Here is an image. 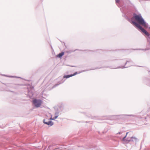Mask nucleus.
I'll return each mask as SVG.
<instances>
[{
	"mask_svg": "<svg viewBox=\"0 0 150 150\" xmlns=\"http://www.w3.org/2000/svg\"><path fill=\"white\" fill-rule=\"evenodd\" d=\"M137 139L135 137H132L131 138V139L129 141H137Z\"/></svg>",
	"mask_w": 150,
	"mask_h": 150,
	"instance_id": "nucleus-7",
	"label": "nucleus"
},
{
	"mask_svg": "<svg viewBox=\"0 0 150 150\" xmlns=\"http://www.w3.org/2000/svg\"><path fill=\"white\" fill-rule=\"evenodd\" d=\"M77 73L76 72L74 73L73 74L70 75H67L66 76H64V78H68L69 77H71L72 76H74L76 75Z\"/></svg>",
	"mask_w": 150,
	"mask_h": 150,
	"instance_id": "nucleus-4",
	"label": "nucleus"
},
{
	"mask_svg": "<svg viewBox=\"0 0 150 150\" xmlns=\"http://www.w3.org/2000/svg\"><path fill=\"white\" fill-rule=\"evenodd\" d=\"M133 25H135L137 27L140 29L147 36L150 35L145 30H144L140 25L139 24L137 23L134 21L132 22Z\"/></svg>",
	"mask_w": 150,
	"mask_h": 150,
	"instance_id": "nucleus-2",
	"label": "nucleus"
},
{
	"mask_svg": "<svg viewBox=\"0 0 150 150\" xmlns=\"http://www.w3.org/2000/svg\"><path fill=\"white\" fill-rule=\"evenodd\" d=\"M64 52H62L57 55V57L59 58H61L64 55Z\"/></svg>",
	"mask_w": 150,
	"mask_h": 150,
	"instance_id": "nucleus-6",
	"label": "nucleus"
},
{
	"mask_svg": "<svg viewBox=\"0 0 150 150\" xmlns=\"http://www.w3.org/2000/svg\"><path fill=\"white\" fill-rule=\"evenodd\" d=\"M33 103L36 107H40L42 103V101L40 100L34 99L33 100Z\"/></svg>",
	"mask_w": 150,
	"mask_h": 150,
	"instance_id": "nucleus-3",
	"label": "nucleus"
},
{
	"mask_svg": "<svg viewBox=\"0 0 150 150\" xmlns=\"http://www.w3.org/2000/svg\"><path fill=\"white\" fill-rule=\"evenodd\" d=\"M132 23L133 25L132 22H135L134 21L138 23L139 24L142 25L144 27L147 28L148 27L147 24L145 22L141 14L137 15L134 13L132 19Z\"/></svg>",
	"mask_w": 150,
	"mask_h": 150,
	"instance_id": "nucleus-1",
	"label": "nucleus"
},
{
	"mask_svg": "<svg viewBox=\"0 0 150 150\" xmlns=\"http://www.w3.org/2000/svg\"><path fill=\"white\" fill-rule=\"evenodd\" d=\"M44 122L47 125L51 126L53 124V123L51 121H49L48 122H45V120H44Z\"/></svg>",
	"mask_w": 150,
	"mask_h": 150,
	"instance_id": "nucleus-5",
	"label": "nucleus"
},
{
	"mask_svg": "<svg viewBox=\"0 0 150 150\" xmlns=\"http://www.w3.org/2000/svg\"><path fill=\"white\" fill-rule=\"evenodd\" d=\"M116 3H119L120 1L119 0H115Z\"/></svg>",
	"mask_w": 150,
	"mask_h": 150,
	"instance_id": "nucleus-9",
	"label": "nucleus"
},
{
	"mask_svg": "<svg viewBox=\"0 0 150 150\" xmlns=\"http://www.w3.org/2000/svg\"><path fill=\"white\" fill-rule=\"evenodd\" d=\"M128 132H127V133H126V135L125 136V137L123 138V140H124L125 139V137H126V136L127 135V134H128Z\"/></svg>",
	"mask_w": 150,
	"mask_h": 150,
	"instance_id": "nucleus-10",
	"label": "nucleus"
},
{
	"mask_svg": "<svg viewBox=\"0 0 150 150\" xmlns=\"http://www.w3.org/2000/svg\"><path fill=\"white\" fill-rule=\"evenodd\" d=\"M57 117V116H55L53 118H52V117H51V118H50V119L52 120H54Z\"/></svg>",
	"mask_w": 150,
	"mask_h": 150,
	"instance_id": "nucleus-8",
	"label": "nucleus"
}]
</instances>
